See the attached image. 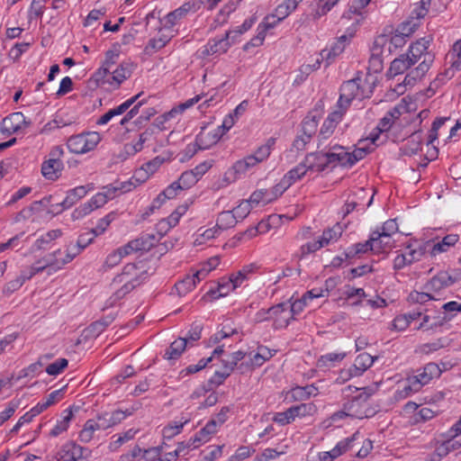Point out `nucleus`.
<instances>
[{"label": "nucleus", "instance_id": "obj_46", "mask_svg": "<svg viewBox=\"0 0 461 461\" xmlns=\"http://www.w3.org/2000/svg\"><path fill=\"white\" fill-rule=\"evenodd\" d=\"M359 438V432H355L351 437H348L343 440L338 442V444L332 448L333 456H339L346 451H348L352 443Z\"/></svg>", "mask_w": 461, "mask_h": 461}, {"label": "nucleus", "instance_id": "obj_47", "mask_svg": "<svg viewBox=\"0 0 461 461\" xmlns=\"http://www.w3.org/2000/svg\"><path fill=\"white\" fill-rule=\"evenodd\" d=\"M258 163V160H257V158H255L254 155H249L243 159L238 160L233 165V169L237 174H244L248 169L255 167Z\"/></svg>", "mask_w": 461, "mask_h": 461}, {"label": "nucleus", "instance_id": "obj_8", "mask_svg": "<svg viewBox=\"0 0 461 461\" xmlns=\"http://www.w3.org/2000/svg\"><path fill=\"white\" fill-rule=\"evenodd\" d=\"M354 35L355 30L348 29V33L339 36L330 49H324L321 51V58L322 60L326 61V66L330 65L336 57L344 51L346 46L350 42Z\"/></svg>", "mask_w": 461, "mask_h": 461}, {"label": "nucleus", "instance_id": "obj_24", "mask_svg": "<svg viewBox=\"0 0 461 461\" xmlns=\"http://www.w3.org/2000/svg\"><path fill=\"white\" fill-rule=\"evenodd\" d=\"M413 65L414 63L410 59L409 54H402L400 57L394 59L391 62L388 73L391 76L395 77L397 75L403 74L405 71L410 69Z\"/></svg>", "mask_w": 461, "mask_h": 461}, {"label": "nucleus", "instance_id": "obj_55", "mask_svg": "<svg viewBox=\"0 0 461 461\" xmlns=\"http://www.w3.org/2000/svg\"><path fill=\"white\" fill-rule=\"evenodd\" d=\"M445 347L444 339L440 338L430 343H424L419 346L416 349L417 353L430 354Z\"/></svg>", "mask_w": 461, "mask_h": 461}, {"label": "nucleus", "instance_id": "obj_5", "mask_svg": "<svg viewBox=\"0 0 461 461\" xmlns=\"http://www.w3.org/2000/svg\"><path fill=\"white\" fill-rule=\"evenodd\" d=\"M63 155L64 150L60 146H55L50 149L49 158L41 165V173L45 178L54 181L60 176L64 167L61 159Z\"/></svg>", "mask_w": 461, "mask_h": 461}, {"label": "nucleus", "instance_id": "obj_2", "mask_svg": "<svg viewBox=\"0 0 461 461\" xmlns=\"http://www.w3.org/2000/svg\"><path fill=\"white\" fill-rule=\"evenodd\" d=\"M339 98L338 104H344L349 107L354 99L362 100L370 97L373 87L367 78L362 79L357 77L353 79L344 82L340 86Z\"/></svg>", "mask_w": 461, "mask_h": 461}, {"label": "nucleus", "instance_id": "obj_9", "mask_svg": "<svg viewBox=\"0 0 461 461\" xmlns=\"http://www.w3.org/2000/svg\"><path fill=\"white\" fill-rule=\"evenodd\" d=\"M231 32H226L225 35L221 39L210 40L206 45H204L201 50L203 57L210 55H221L226 53L230 48L232 41L230 40Z\"/></svg>", "mask_w": 461, "mask_h": 461}, {"label": "nucleus", "instance_id": "obj_63", "mask_svg": "<svg viewBox=\"0 0 461 461\" xmlns=\"http://www.w3.org/2000/svg\"><path fill=\"white\" fill-rule=\"evenodd\" d=\"M128 255L130 254L125 252L122 246L107 256L105 265L108 267H113L121 262L123 257Z\"/></svg>", "mask_w": 461, "mask_h": 461}, {"label": "nucleus", "instance_id": "obj_4", "mask_svg": "<svg viewBox=\"0 0 461 461\" xmlns=\"http://www.w3.org/2000/svg\"><path fill=\"white\" fill-rule=\"evenodd\" d=\"M101 140L97 131L82 132L70 136L67 140V147L72 153L85 154L95 149Z\"/></svg>", "mask_w": 461, "mask_h": 461}, {"label": "nucleus", "instance_id": "obj_32", "mask_svg": "<svg viewBox=\"0 0 461 461\" xmlns=\"http://www.w3.org/2000/svg\"><path fill=\"white\" fill-rule=\"evenodd\" d=\"M187 347V339L178 338L173 341L170 346L166 349L164 357L167 359H176L185 351Z\"/></svg>", "mask_w": 461, "mask_h": 461}, {"label": "nucleus", "instance_id": "obj_37", "mask_svg": "<svg viewBox=\"0 0 461 461\" xmlns=\"http://www.w3.org/2000/svg\"><path fill=\"white\" fill-rule=\"evenodd\" d=\"M123 249L129 254L139 251H149L150 249V243L148 244L147 240L143 235H141L139 238L129 241L123 246Z\"/></svg>", "mask_w": 461, "mask_h": 461}, {"label": "nucleus", "instance_id": "obj_52", "mask_svg": "<svg viewBox=\"0 0 461 461\" xmlns=\"http://www.w3.org/2000/svg\"><path fill=\"white\" fill-rule=\"evenodd\" d=\"M245 357L246 353L241 350L233 352L232 354L229 355L227 358L221 360L222 366L224 367H228V370L232 372L235 366H237L238 363L244 359Z\"/></svg>", "mask_w": 461, "mask_h": 461}, {"label": "nucleus", "instance_id": "obj_49", "mask_svg": "<svg viewBox=\"0 0 461 461\" xmlns=\"http://www.w3.org/2000/svg\"><path fill=\"white\" fill-rule=\"evenodd\" d=\"M196 281L193 276H186L184 279L175 285L176 293L182 296L195 287Z\"/></svg>", "mask_w": 461, "mask_h": 461}, {"label": "nucleus", "instance_id": "obj_17", "mask_svg": "<svg viewBox=\"0 0 461 461\" xmlns=\"http://www.w3.org/2000/svg\"><path fill=\"white\" fill-rule=\"evenodd\" d=\"M199 5L195 1H188L184 3L180 7L167 14L165 17L166 25L174 26L176 23L184 18L189 12H196Z\"/></svg>", "mask_w": 461, "mask_h": 461}, {"label": "nucleus", "instance_id": "obj_45", "mask_svg": "<svg viewBox=\"0 0 461 461\" xmlns=\"http://www.w3.org/2000/svg\"><path fill=\"white\" fill-rule=\"evenodd\" d=\"M346 357V353H328L321 356L317 362L319 367H331L335 363L341 362Z\"/></svg>", "mask_w": 461, "mask_h": 461}, {"label": "nucleus", "instance_id": "obj_53", "mask_svg": "<svg viewBox=\"0 0 461 461\" xmlns=\"http://www.w3.org/2000/svg\"><path fill=\"white\" fill-rule=\"evenodd\" d=\"M249 202L253 204L258 205L259 203H269L273 202V199H270V194L268 189H259L253 192L249 197Z\"/></svg>", "mask_w": 461, "mask_h": 461}, {"label": "nucleus", "instance_id": "obj_51", "mask_svg": "<svg viewBox=\"0 0 461 461\" xmlns=\"http://www.w3.org/2000/svg\"><path fill=\"white\" fill-rule=\"evenodd\" d=\"M171 40V36L166 34H159L158 37L152 38L149 41L146 50H151L152 51H158L164 48Z\"/></svg>", "mask_w": 461, "mask_h": 461}, {"label": "nucleus", "instance_id": "obj_20", "mask_svg": "<svg viewBox=\"0 0 461 461\" xmlns=\"http://www.w3.org/2000/svg\"><path fill=\"white\" fill-rule=\"evenodd\" d=\"M25 124V117L18 112L6 116L2 122L1 129L3 132L10 135L22 130Z\"/></svg>", "mask_w": 461, "mask_h": 461}, {"label": "nucleus", "instance_id": "obj_54", "mask_svg": "<svg viewBox=\"0 0 461 461\" xmlns=\"http://www.w3.org/2000/svg\"><path fill=\"white\" fill-rule=\"evenodd\" d=\"M231 276L227 279H221L219 283L218 288L216 291H212L214 297H222L227 295L230 291H233L237 287H234V283Z\"/></svg>", "mask_w": 461, "mask_h": 461}, {"label": "nucleus", "instance_id": "obj_28", "mask_svg": "<svg viewBox=\"0 0 461 461\" xmlns=\"http://www.w3.org/2000/svg\"><path fill=\"white\" fill-rule=\"evenodd\" d=\"M344 231L343 226L337 222L332 227L323 230L322 235L319 238L323 247H326L331 243L339 240Z\"/></svg>", "mask_w": 461, "mask_h": 461}, {"label": "nucleus", "instance_id": "obj_35", "mask_svg": "<svg viewBox=\"0 0 461 461\" xmlns=\"http://www.w3.org/2000/svg\"><path fill=\"white\" fill-rule=\"evenodd\" d=\"M257 269L258 267L255 264H249L244 266L236 274L231 275V277L233 279L232 282L234 283L233 286H240L245 280H248L249 278L250 275L256 272Z\"/></svg>", "mask_w": 461, "mask_h": 461}, {"label": "nucleus", "instance_id": "obj_18", "mask_svg": "<svg viewBox=\"0 0 461 461\" xmlns=\"http://www.w3.org/2000/svg\"><path fill=\"white\" fill-rule=\"evenodd\" d=\"M387 42L386 35H379L375 39L372 47V53L369 59L370 66L375 68V71H380L383 68V59L382 55L384 53V48L385 47Z\"/></svg>", "mask_w": 461, "mask_h": 461}, {"label": "nucleus", "instance_id": "obj_31", "mask_svg": "<svg viewBox=\"0 0 461 461\" xmlns=\"http://www.w3.org/2000/svg\"><path fill=\"white\" fill-rule=\"evenodd\" d=\"M458 235L457 234H448L445 236L440 241L433 244L430 255L436 256L439 253L445 252L448 250L449 248L454 246L458 241Z\"/></svg>", "mask_w": 461, "mask_h": 461}, {"label": "nucleus", "instance_id": "obj_6", "mask_svg": "<svg viewBox=\"0 0 461 461\" xmlns=\"http://www.w3.org/2000/svg\"><path fill=\"white\" fill-rule=\"evenodd\" d=\"M91 451L74 441L65 443L56 456L57 461H87Z\"/></svg>", "mask_w": 461, "mask_h": 461}, {"label": "nucleus", "instance_id": "obj_21", "mask_svg": "<svg viewBox=\"0 0 461 461\" xmlns=\"http://www.w3.org/2000/svg\"><path fill=\"white\" fill-rule=\"evenodd\" d=\"M456 282L447 272L441 271L435 276H433L426 285L428 291L438 292L444 288L452 285Z\"/></svg>", "mask_w": 461, "mask_h": 461}, {"label": "nucleus", "instance_id": "obj_25", "mask_svg": "<svg viewBox=\"0 0 461 461\" xmlns=\"http://www.w3.org/2000/svg\"><path fill=\"white\" fill-rule=\"evenodd\" d=\"M189 420L190 417L188 415L185 416L182 414L179 420L170 421L162 430L164 440L172 439L175 436L178 435L182 431L184 425L189 422Z\"/></svg>", "mask_w": 461, "mask_h": 461}, {"label": "nucleus", "instance_id": "obj_38", "mask_svg": "<svg viewBox=\"0 0 461 461\" xmlns=\"http://www.w3.org/2000/svg\"><path fill=\"white\" fill-rule=\"evenodd\" d=\"M62 232L60 230H52L42 235L41 238L37 239L34 242L33 248L36 250H44L47 249V246L54 240L59 238Z\"/></svg>", "mask_w": 461, "mask_h": 461}, {"label": "nucleus", "instance_id": "obj_23", "mask_svg": "<svg viewBox=\"0 0 461 461\" xmlns=\"http://www.w3.org/2000/svg\"><path fill=\"white\" fill-rule=\"evenodd\" d=\"M375 240H376L375 238L371 233L369 236V239L366 241L358 242V243H356V244L352 245L351 247L348 248V249L345 252V258H352L356 256L365 254L368 251L375 252L373 246H376L375 242Z\"/></svg>", "mask_w": 461, "mask_h": 461}, {"label": "nucleus", "instance_id": "obj_26", "mask_svg": "<svg viewBox=\"0 0 461 461\" xmlns=\"http://www.w3.org/2000/svg\"><path fill=\"white\" fill-rule=\"evenodd\" d=\"M164 162L165 158L160 156H157L153 159L148 161L135 174V177H137L138 175H140V177H142L143 179L140 180V178H136V180L140 182H144L147 178H149L150 175H153L162 166Z\"/></svg>", "mask_w": 461, "mask_h": 461}, {"label": "nucleus", "instance_id": "obj_48", "mask_svg": "<svg viewBox=\"0 0 461 461\" xmlns=\"http://www.w3.org/2000/svg\"><path fill=\"white\" fill-rule=\"evenodd\" d=\"M82 251L83 249L77 243L69 244L67 247L66 257L61 259L59 258V265H56L57 269H59L66 264L71 262Z\"/></svg>", "mask_w": 461, "mask_h": 461}, {"label": "nucleus", "instance_id": "obj_27", "mask_svg": "<svg viewBox=\"0 0 461 461\" xmlns=\"http://www.w3.org/2000/svg\"><path fill=\"white\" fill-rule=\"evenodd\" d=\"M73 411L71 409H66L61 412L60 420H59L53 429L50 431V437H58L63 432L67 431L69 423L73 419Z\"/></svg>", "mask_w": 461, "mask_h": 461}, {"label": "nucleus", "instance_id": "obj_7", "mask_svg": "<svg viewBox=\"0 0 461 461\" xmlns=\"http://www.w3.org/2000/svg\"><path fill=\"white\" fill-rule=\"evenodd\" d=\"M94 190V184L79 185L67 192L65 199L56 205H52L51 212L59 214L64 210L73 206L78 200L85 197L89 191Z\"/></svg>", "mask_w": 461, "mask_h": 461}, {"label": "nucleus", "instance_id": "obj_42", "mask_svg": "<svg viewBox=\"0 0 461 461\" xmlns=\"http://www.w3.org/2000/svg\"><path fill=\"white\" fill-rule=\"evenodd\" d=\"M420 390V388L419 387V384H416V382H414L410 376L404 382L402 388L396 391L395 397L397 399H404Z\"/></svg>", "mask_w": 461, "mask_h": 461}, {"label": "nucleus", "instance_id": "obj_19", "mask_svg": "<svg viewBox=\"0 0 461 461\" xmlns=\"http://www.w3.org/2000/svg\"><path fill=\"white\" fill-rule=\"evenodd\" d=\"M141 93L129 98L117 107H114L113 109H110L108 112H106L104 114H103L97 121L96 124L98 125H104L108 123L114 116L123 114L125 112L129 110V108L138 101V99L140 97Z\"/></svg>", "mask_w": 461, "mask_h": 461}, {"label": "nucleus", "instance_id": "obj_3", "mask_svg": "<svg viewBox=\"0 0 461 461\" xmlns=\"http://www.w3.org/2000/svg\"><path fill=\"white\" fill-rule=\"evenodd\" d=\"M377 388L367 386L362 389L357 395L345 403V410L349 411L348 417L355 419L370 418L375 414V410L371 408L369 399L376 392Z\"/></svg>", "mask_w": 461, "mask_h": 461}, {"label": "nucleus", "instance_id": "obj_30", "mask_svg": "<svg viewBox=\"0 0 461 461\" xmlns=\"http://www.w3.org/2000/svg\"><path fill=\"white\" fill-rule=\"evenodd\" d=\"M375 357H372L368 353H361L359 354L354 361V364L352 365L353 370L355 371V374L358 375L359 376L362 375L369 367H371L375 362Z\"/></svg>", "mask_w": 461, "mask_h": 461}, {"label": "nucleus", "instance_id": "obj_29", "mask_svg": "<svg viewBox=\"0 0 461 461\" xmlns=\"http://www.w3.org/2000/svg\"><path fill=\"white\" fill-rule=\"evenodd\" d=\"M318 388L314 384H308L305 386H295L290 391L291 398L294 401H305L311 396L318 394Z\"/></svg>", "mask_w": 461, "mask_h": 461}, {"label": "nucleus", "instance_id": "obj_1", "mask_svg": "<svg viewBox=\"0 0 461 461\" xmlns=\"http://www.w3.org/2000/svg\"><path fill=\"white\" fill-rule=\"evenodd\" d=\"M432 41L431 36H427L417 40L408 50L410 59L414 64L420 61V64L411 69L403 79L404 86H413L418 80L421 79L429 70L434 62L435 56L428 51L429 46Z\"/></svg>", "mask_w": 461, "mask_h": 461}, {"label": "nucleus", "instance_id": "obj_44", "mask_svg": "<svg viewBox=\"0 0 461 461\" xmlns=\"http://www.w3.org/2000/svg\"><path fill=\"white\" fill-rule=\"evenodd\" d=\"M319 119L315 115L308 114L302 122V133L310 138L316 133Z\"/></svg>", "mask_w": 461, "mask_h": 461}, {"label": "nucleus", "instance_id": "obj_59", "mask_svg": "<svg viewBox=\"0 0 461 461\" xmlns=\"http://www.w3.org/2000/svg\"><path fill=\"white\" fill-rule=\"evenodd\" d=\"M419 25L420 23L411 18V20L401 23L396 32L407 38L418 29Z\"/></svg>", "mask_w": 461, "mask_h": 461}, {"label": "nucleus", "instance_id": "obj_16", "mask_svg": "<svg viewBox=\"0 0 461 461\" xmlns=\"http://www.w3.org/2000/svg\"><path fill=\"white\" fill-rule=\"evenodd\" d=\"M113 285H122L121 288L117 289L114 294L107 301L108 306H113L119 300L123 298L127 294L132 291L140 282H134L131 279H122V277H114Z\"/></svg>", "mask_w": 461, "mask_h": 461}, {"label": "nucleus", "instance_id": "obj_14", "mask_svg": "<svg viewBox=\"0 0 461 461\" xmlns=\"http://www.w3.org/2000/svg\"><path fill=\"white\" fill-rule=\"evenodd\" d=\"M327 153L330 168H334L337 166L350 168L349 161H348L347 148L340 145H334L329 149Z\"/></svg>", "mask_w": 461, "mask_h": 461}, {"label": "nucleus", "instance_id": "obj_11", "mask_svg": "<svg viewBox=\"0 0 461 461\" xmlns=\"http://www.w3.org/2000/svg\"><path fill=\"white\" fill-rule=\"evenodd\" d=\"M220 140V137L217 133H208L207 135L204 132L201 131L195 138L194 143L188 144L185 149V154L188 158H192L198 149H206L211 145L215 144Z\"/></svg>", "mask_w": 461, "mask_h": 461}, {"label": "nucleus", "instance_id": "obj_13", "mask_svg": "<svg viewBox=\"0 0 461 461\" xmlns=\"http://www.w3.org/2000/svg\"><path fill=\"white\" fill-rule=\"evenodd\" d=\"M132 73V65L130 63H122L116 69L110 70L109 86L106 90L112 91L118 89L122 83L129 78Z\"/></svg>", "mask_w": 461, "mask_h": 461}, {"label": "nucleus", "instance_id": "obj_22", "mask_svg": "<svg viewBox=\"0 0 461 461\" xmlns=\"http://www.w3.org/2000/svg\"><path fill=\"white\" fill-rule=\"evenodd\" d=\"M133 184L131 181L115 182L102 187V193L105 194L107 201L112 200L122 193L130 192Z\"/></svg>", "mask_w": 461, "mask_h": 461}, {"label": "nucleus", "instance_id": "obj_41", "mask_svg": "<svg viewBox=\"0 0 461 461\" xmlns=\"http://www.w3.org/2000/svg\"><path fill=\"white\" fill-rule=\"evenodd\" d=\"M398 230L399 228L396 220L390 219L383 224L381 230H375L372 232V234L375 240L381 237L391 238L393 234L398 231Z\"/></svg>", "mask_w": 461, "mask_h": 461}, {"label": "nucleus", "instance_id": "obj_43", "mask_svg": "<svg viewBox=\"0 0 461 461\" xmlns=\"http://www.w3.org/2000/svg\"><path fill=\"white\" fill-rule=\"evenodd\" d=\"M294 419L299 417H306V416H312L317 411V407L312 402L308 403H300L298 405H294L290 407Z\"/></svg>", "mask_w": 461, "mask_h": 461}, {"label": "nucleus", "instance_id": "obj_62", "mask_svg": "<svg viewBox=\"0 0 461 461\" xmlns=\"http://www.w3.org/2000/svg\"><path fill=\"white\" fill-rule=\"evenodd\" d=\"M429 5L430 0H420L411 11V18L419 22L420 18H423L428 14Z\"/></svg>", "mask_w": 461, "mask_h": 461}, {"label": "nucleus", "instance_id": "obj_34", "mask_svg": "<svg viewBox=\"0 0 461 461\" xmlns=\"http://www.w3.org/2000/svg\"><path fill=\"white\" fill-rule=\"evenodd\" d=\"M303 0H285L275 10L277 21H283L294 12Z\"/></svg>", "mask_w": 461, "mask_h": 461}, {"label": "nucleus", "instance_id": "obj_50", "mask_svg": "<svg viewBox=\"0 0 461 461\" xmlns=\"http://www.w3.org/2000/svg\"><path fill=\"white\" fill-rule=\"evenodd\" d=\"M176 182L180 185L181 190H186L194 185L198 180L192 170H186L181 174Z\"/></svg>", "mask_w": 461, "mask_h": 461}, {"label": "nucleus", "instance_id": "obj_61", "mask_svg": "<svg viewBox=\"0 0 461 461\" xmlns=\"http://www.w3.org/2000/svg\"><path fill=\"white\" fill-rule=\"evenodd\" d=\"M267 223L262 221L258 224V226L250 227L247 229L245 231L240 233L238 235V240H240L245 237H247L248 239H251L257 236L258 233L267 231Z\"/></svg>", "mask_w": 461, "mask_h": 461}, {"label": "nucleus", "instance_id": "obj_57", "mask_svg": "<svg viewBox=\"0 0 461 461\" xmlns=\"http://www.w3.org/2000/svg\"><path fill=\"white\" fill-rule=\"evenodd\" d=\"M256 18L250 17L246 19L243 23L240 26H237L235 29L231 31H228L227 32H231L230 40L232 41V43L235 42L236 38L243 34L244 32H248L252 25L255 23Z\"/></svg>", "mask_w": 461, "mask_h": 461}, {"label": "nucleus", "instance_id": "obj_10", "mask_svg": "<svg viewBox=\"0 0 461 461\" xmlns=\"http://www.w3.org/2000/svg\"><path fill=\"white\" fill-rule=\"evenodd\" d=\"M407 249H409L408 252L399 254L394 258L393 269L401 270L413 262L420 261L426 252L425 246H420L417 249H411V246H408Z\"/></svg>", "mask_w": 461, "mask_h": 461}, {"label": "nucleus", "instance_id": "obj_64", "mask_svg": "<svg viewBox=\"0 0 461 461\" xmlns=\"http://www.w3.org/2000/svg\"><path fill=\"white\" fill-rule=\"evenodd\" d=\"M109 76V68L102 67L96 72H95L93 79L95 81L97 86L105 87L106 85L109 86V81L111 79Z\"/></svg>", "mask_w": 461, "mask_h": 461}, {"label": "nucleus", "instance_id": "obj_60", "mask_svg": "<svg viewBox=\"0 0 461 461\" xmlns=\"http://www.w3.org/2000/svg\"><path fill=\"white\" fill-rule=\"evenodd\" d=\"M203 325L201 322L194 321L192 323L190 330L187 332L186 337L184 339H187V345L193 344L194 342L201 339Z\"/></svg>", "mask_w": 461, "mask_h": 461}, {"label": "nucleus", "instance_id": "obj_15", "mask_svg": "<svg viewBox=\"0 0 461 461\" xmlns=\"http://www.w3.org/2000/svg\"><path fill=\"white\" fill-rule=\"evenodd\" d=\"M304 160L310 171L322 172L330 168L327 151H316L308 153Z\"/></svg>", "mask_w": 461, "mask_h": 461}, {"label": "nucleus", "instance_id": "obj_56", "mask_svg": "<svg viewBox=\"0 0 461 461\" xmlns=\"http://www.w3.org/2000/svg\"><path fill=\"white\" fill-rule=\"evenodd\" d=\"M275 145V139L270 138L267 140L265 145L260 146L256 152L253 154L258 162H263L271 154L273 146Z\"/></svg>", "mask_w": 461, "mask_h": 461}, {"label": "nucleus", "instance_id": "obj_36", "mask_svg": "<svg viewBox=\"0 0 461 461\" xmlns=\"http://www.w3.org/2000/svg\"><path fill=\"white\" fill-rule=\"evenodd\" d=\"M307 171H310L308 168L305 160L302 161L296 167L289 170L285 176L284 178L288 181V183L292 185L297 180H300Z\"/></svg>", "mask_w": 461, "mask_h": 461}, {"label": "nucleus", "instance_id": "obj_33", "mask_svg": "<svg viewBox=\"0 0 461 461\" xmlns=\"http://www.w3.org/2000/svg\"><path fill=\"white\" fill-rule=\"evenodd\" d=\"M59 254H60V249H58L53 253L48 255V259L45 260L46 262L42 265V267H36L34 264L30 267V271L33 274V276L40 272H42L45 269H48V273L51 274L52 271L57 270L56 265H59Z\"/></svg>", "mask_w": 461, "mask_h": 461}, {"label": "nucleus", "instance_id": "obj_40", "mask_svg": "<svg viewBox=\"0 0 461 461\" xmlns=\"http://www.w3.org/2000/svg\"><path fill=\"white\" fill-rule=\"evenodd\" d=\"M237 222L233 211H224L218 215L216 226L220 230H227L234 227Z\"/></svg>", "mask_w": 461, "mask_h": 461}, {"label": "nucleus", "instance_id": "obj_12", "mask_svg": "<svg viewBox=\"0 0 461 461\" xmlns=\"http://www.w3.org/2000/svg\"><path fill=\"white\" fill-rule=\"evenodd\" d=\"M274 314H271V320L273 321V329L281 330L286 328L290 321L293 320V314L289 311L288 303H280L273 306V309H276Z\"/></svg>", "mask_w": 461, "mask_h": 461}, {"label": "nucleus", "instance_id": "obj_58", "mask_svg": "<svg viewBox=\"0 0 461 461\" xmlns=\"http://www.w3.org/2000/svg\"><path fill=\"white\" fill-rule=\"evenodd\" d=\"M235 332L236 330L231 329L230 326H223L221 330L210 337L208 339V347H212L219 343L221 339L230 337Z\"/></svg>", "mask_w": 461, "mask_h": 461}, {"label": "nucleus", "instance_id": "obj_39", "mask_svg": "<svg viewBox=\"0 0 461 461\" xmlns=\"http://www.w3.org/2000/svg\"><path fill=\"white\" fill-rule=\"evenodd\" d=\"M139 429H130L122 434H117L113 437V439L109 444V448L112 451L117 450L122 444L131 440L134 438L135 435L138 433Z\"/></svg>", "mask_w": 461, "mask_h": 461}]
</instances>
